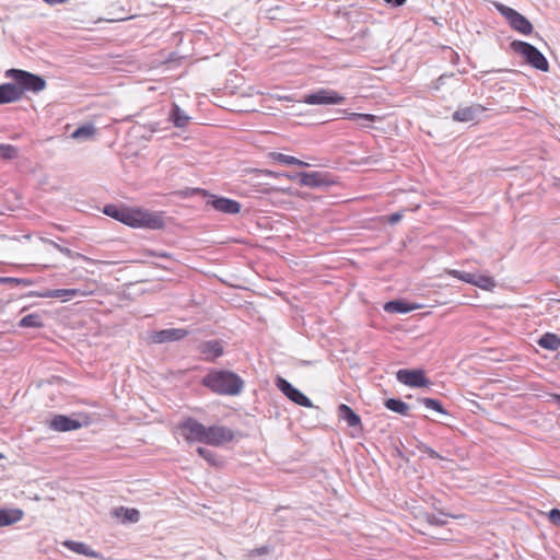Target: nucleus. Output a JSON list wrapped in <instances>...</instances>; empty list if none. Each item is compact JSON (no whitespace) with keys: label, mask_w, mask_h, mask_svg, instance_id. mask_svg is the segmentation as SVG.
<instances>
[{"label":"nucleus","mask_w":560,"mask_h":560,"mask_svg":"<svg viewBox=\"0 0 560 560\" xmlns=\"http://www.w3.org/2000/svg\"><path fill=\"white\" fill-rule=\"evenodd\" d=\"M342 114L346 115V117L353 121H361V120H377L378 117L372 114H360V113H348L347 110H342Z\"/></svg>","instance_id":"34"},{"label":"nucleus","mask_w":560,"mask_h":560,"mask_svg":"<svg viewBox=\"0 0 560 560\" xmlns=\"http://www.w3.org/2000/svg\"><path fill=\"white\" fill-rule=\"evenodd\" d=\"M290 179H299V183L302 186L307 187H320L327 184V180L325 179L324 175L320 172H301L296 173L295 175L290 174H283Z\"/></svg>","instance_id":"14"},{"label":"nucleus","mask_w":560,"mask_h":560,"mask_svg":"<svg viewBox=\"0 0 560 560\" xmlns=\"http://www.w3.org/2000/svg\"><path fill=\"white\" fill-rule=\"evenodd\" d=\"M495 9L502 16L505 18L513 30L520 32L523 35H529L533 32V24L528 21L527 18L518 13L516 10L503 3H495Z\"/></svg>","instance_id":"6"},{"label":"nucleus","mask_w":560,"mask_h":560,"mask_svg":"<svg viewBox=\"0 0 560 560\" xmlns=\"http://www.w3.org/2000/svg\"><path fill=\"white\" fill-rule=\"evenodd\" d=\"M385 407L393 412H396L401 416H407L410 407L405 401L397 398H388L384 402Z\"/></svg>","instance_id":"25"},{"label":"nucleus","mask_w":560,"mask_h":560,"mask_svg":"<svg viewBox=\"0 0 560 560\" xmlns=\"http://www.w3.org/2000/svg\"><path fill=\"white\" fill-rule=\"evenodd\" d=\"M446 273L486 291H492L497 285L495 280L487 275H475L456 269H448L446 270Z\"/></svg>","instance_id":"7"},{"label":"nucleus","mask_w":560,"mask_h":560,"mask_svg":"<svg viewBox=\"0 0 560 560\" xmlns=\"http://www.w3.org/2000/svg\"><path fill=\"white\" fill-rule=\"evenodd\" d=\"M277 387L293 402L299 406L311 408L313 404L308 397H306L302 392L295 388L290 382L287 380L279 377L277 380Z\"/></svg>","instance_id":"13"},{"label":"nucleus","mask_w":560,"mask_h":560,"mask_svg":"<svg viewBox=\"0 0 560 560\" xmlns=\"http://www.w3.org/2000/svg\"><path fill=\"white\" fill-rule=\"evenodd\" d=\"M417 448H418L419 452L425 453L430 458L443 459V457L438 452H435L433 448H431L430 446L425 445L424 443H419L417 445Z\"/></svg>","instance_id":"37"},{"label":"nucleus","mask_w":560,"mask_h":560,"mask_svg":"<svg viewBox=\"0 0 560 560\" xmlns=\"http://www.w3.org/2000/svg\"><path fill=\"white\" fill-rule=\"evenodd\" d=\"M0 156L5 160H12L18 156V150L11 144H0Z\"/></svg>","instance_id":"35"},{"label":"nucleus","mask_w":560,"mask_h":560,"mask_svg":"<svg viewBox=\"0 0 560 560\" xmlns=\"http://www.w3.org/2000/svg\"><path fill=\"white\" fill-rule=\"evenodd\" d=\"M269 156L273 161L279 162L281 164L296 165V166H308V163H305L302 160H299L294 156L287 155V154H283L280 152H271V153H269Z\"/></svg>","instance_id":"26"},{"label":"nucleus","mask_w":560,"mask_h":560,"mask_svg":"<svg viewBox=\"0 0 560 560\" xmlns=\"http://www.w3.org/2000/svg\"><path fill=\"white\" fill-rule=\"evenodd\" d=\"M24 516V512L21 509H0V527L10 526Z\"/></svg>","instance_id":"20"},{"label":"nucleus","mask_w":560,"mask_h":560,"mask_svg":"<svg viewBox=\"0 0 560 560\" xmlns=\"http://www.w3.org/2000/svg\"><path fill=\"white\" fill-rule=\"evenodd\" d=\"M197 453L211 466H219L221 464L219 457L206 447L199 446Z\"/></svg>","instance_id":"31"},{"label":"nucleus","mask_w":560,"mask_h":560,"mask_svg":"<svg viewBox=\"0 0 560 560\" xmlns=\"http://www.w3.org/2000/svg\"><path fill=\"white\" fill-rule=\"evenodd\" d=\"M402 218V214L400 212H395L388 217V223L389 224H396L398 223Z\"/></svg>","instance_id":"40"},{"label":"nucleus","mask_w":560,"mask_h":560,"mask_svg":"<svg viewBox=\"0 0 560 560\" xmlns=\"http://www.w3.org/2000/svg\"><path fill=\"white\" fill-rule=\"evenodd\" d=\"M555 402L557 404L558 408L560 409V395L553 396Z\"/></svg>","instance_id":"46"},{"label":"nucleus","mask_w":560,"mask_h":560,"mask_svg":"<svg viewBox=\"0 0 560 560\" xmlns=\"http://www.w3.org/2000/svg\"><path fill=\"white\" fill-rule=\"evenodd\" d=\"M549 520L553 525L560 527V510L552 509L549 512Z\"/></svg>","instance_id":"39"},{"label":"nucleus","mask_w":560,"mask_h":560,"mask_svg":"<svg viewBox=\"0 0 560 560\" xmlns=\"http://www.w3.org/2000/svg\"><path fill=\"white\" fill-rule=\"evenodd\" d=\"M444 78H445L444 75H441L438 81L442 82L444 80Z\"/></svg>","instance_id":"48"},{"label":"nucleus","mask_w":560,"mask_h":560,"mask_svg":"<svg viewBox=\"0 0 560 560\" xmlns=\"http://www.w3.org/2000/svg\"><path fill=\"white\" fill-rule=\"evenodd\" d=\"M384 310L388 313L405 314L412 310L407 303L401 301H389L385 304Z\"/></svg>","instance_id":"29"},{"label":"nucleus","mask_w":560,"mask_h":560,"mask_svg":"<svg viewBox=\"0 0 560 560\" xmlns=\"http://www.w3.org/2000/svg\"><path fill=\"white\" fill-rule=\"evenodd\" d=\"M39 240H40V242H43L45 244L51 245L57 250H59V248H62V246L60 244L56 243L52 240H49V238H46V237H39Z\"/></svg>","instance_id":"41"},{"label":"nucleus","mask_w":560,"mask_h":560,"mask_svg":"<svg viewBox=\"0 0 560 560\" xmlns=\"http://www.w3.org/2000/svg\"><path fill=\"white\" fill-rule=\"evenodd\" d=\"M96 133V128L92 124L83 125L77 128L72 133L71 138L79 141L91 140Z\"/></svg>","instance_id":"24"},{"label":"nucleus","mask_w":560,"mask_h":560,"mask_svg":"<svg viewBox=\"0 0 560 560\" xmlns=\"http://www.w3.org/2000/svg\"><path fill=\"white\" fill-rule=\"evenodd\" d=\"M121 223L131 228L163 229L165 225L162 215L142 209L125 207Z\"/></svg>","instance_id":"2"},{"label":"nucleus","mask_w":560,"mask_h":560,"mask_svg":"<svg viewBox=\"0 0 560 560\" xmlns=\"http://www.w3.org/2000/svg\"><path fill=\"white\" fill-rule=\"evenodd\" d=\"M170 119L175 127L183 128L187 125L189 117L179 108L178 105L174 104L170 113Z\"/></svg>","instance_id":"27"},{"label":"nucleus","mask_w":560,"mask_h":560,"mask_svg":"<svg viewBox=\"0 0 560 560\" xmlns=\"http://www.w3.org/2000/svg\"><path fill=\"white\" fill-rule=\"evenodd\" d=\"M43 326L42 315L37 313L27 314L19 322V327L22 328H40Z\"/></svg>","instance_id":"28"},{"label":"nucleus","mask_w":560,"mask_h":560,"mask_svg":"<svg viewBox=\"0 0 560 560\" xmlns=\"http://www.w3.org/2000/svg\"><path fill=\"white\" fill-rule=\"evenodd\" d=\"M63 545H65L68 549L72 550V551H74V552H77V553H79V555H84V556L90 557V558H100V557H101L100 552H97V551H95V550L91 549V548H90L86 544H84V542L72 541V540H66V541L63 542Z\"/></svg>","instance_id":"22"},{"label":"nucleus","mask_w":560,"mask_h":560,"mask_svg":"<svg viewBox=\"0 0 560 560\" xmlns=\"http://www.w3.org/2000/svg\"><path fill=\"white\" fill-rule=\"evenodd\" d=\"M199 352L203 359L209 362H213L223 354V345L221 340H208L199 345Z\"/></svg>","instance_id":"15"},{"label":"nucleus","mask_w":560,"mask_h":560,"mask_svg":"<svg viewBox=\"0 0 560 560\" xmlns=\"http://www.w3.org/2000/svg\"><path fill=\"white\" fill-rule=\"evenodd\" d=\"M188 330L184 328H166L162 330H153L149 334L152 343L161 345L166 342L179 341L187 337Z\"/></svg>","instance_id":"12"},{"label":"nucleus","mask_w":560,"mask_h":560,"mask_svg":"<svg viewBox=\"0 0 560 560\" xmlns=\"http://www.w3.org/2000/svg\"><path fill=\"white\" fill-rule=\"evenodd\" d=\"M375 120H361V121H357V124L360 126V127H369V124L370 122H374Z\"/></svg>","instance_id":"44"},{"label":"nucleus","mask_w":560,"mask_h":560,"mask_svg":"<svg viewBox=\"0 0 560 560\" xmlns=\"http://www.w3.org/2000/svg\"><path fill=\"white\" fill-rule=\"evenodd\" d=\"M485 112V107L480 104L471 106L458 107L452 115L455 121L470 122L477 118L478 115Z\"/></svg>","instance_id":"17"},{"label":"nucleus","mask_w":560,"mask_h":560,"mask_svg":"<svg viewBox=\"0 0 560 560\" xmlns=\"http://www.w3.org/2000/svg\"><path fill=\"white\" fill-rule=\"evenodd\" d=\"M59 252L61 254L66 255L67 257L72 258V259H77V258L86 259V257L84 255H82L80 253H75V252H73L70 248L65 247V246H62V248H59Z\"/></svg>","instance_id":"38"},{"label":"nucleus","mask_w":560,"mask_h":560,"mask_svg":"<svg viewBox=\"0 0 560 560\" xmlns=\"http://www.w3.org/2000/svg\"><path fill=\"white\" fill-rule=\"evenodd\" d=\"M234 439V433L231 429L224 425L206 427L203 443L212 446H220L224 443L231 442Z\"/></svg>","instance_id":"9"},{"label":"nucleus","mask_w":560,"mask_h":560,"mask_svg":"<svg viewBox=\"0 0 560 560\" xmlns=\"http://www.w3.org/2000/svg\"><path fill=\"white\" fill-rule=\"evenodd\" d=\"M85 293L80 289H54V290H46L45 292L40 293V298L46 299H62L63 301H69L70 299L74 296H83Z\"/></svg>","instance_id":"18"},{"label":"nucleus","mask_w":560,"mask_h":560,"mask_svg":"<svg viewBox=\"0 0 560 560\" xmlns=\"http://www.w3.org/2000/svg\"><path fill=\"white\" fill-rule=\"evenodd\" d=\"M338 417L351 428L361 425L360 417L346 404L339 405Z\"/></svg>","instance_id":"21"},{"label":"nucleus","mask_w":560,"mask_h":560,"mask_svg":"<svg viewBox=\"0 0 560 560\" xmlns=\"http://www.w3.org/2000/svg\"><path fill=\"white\" fill-rule=\"evenodd\" d=\"M396 378L409 387H423L431 384V381L425 377L422 370L400 369L396 372Z\"/></svg>","instance_id":"10"},{"label":"nucleus","mask_w":560,"mask_h":560,"mask_svg":"<svg viewBox=\"0 0 560 560\" xmlns=\"http://www.w3.org/2000/svg\"><path fill=\"white\" fill-rule=\"evenodd\" d=\"M5 78L14 80L16 88L21 89V97L25 91L38 93L46 88V81L43 77L21 69L7 70Z\"/></svg>","instance_id":"4"},{"label":"nucleus","mask_w":560,"mask_h":560,"mask_svg":"<svg viewBox=\"0 0 560 560\" xmlns=\"http://www.w3.org/2000/svg\"><path fill=\"white\" fill-rule=\"evenodd\" d=\"M511 48L514 52L524 57L526 62L533 68L544 72L549 70L548 60L534 45L523 40H513Z\"/></svg>","instance_id":"5"},{"label":"nucleus","mask_w":560,"mask_h":560,"mask_svg":"<svg viewBox=\"0 0 560 560\" xmlns=\"http://www.w3.org/2000/svg\"><path fill=\"white\" fill-rule=\"evenodd\" d=\"M444 516H445V514H441V515H435V514H430V513L424 514L425 521L430 525H435V526H443L446 524V520L444 518Z\"/></svg>","instance_id":"36"},{"label":"nucleus","mask_w":560,"mask_h":560,"mask_svg":"<svg viewBox=\"0 0 560 560\" xmlns=\"http://www.w3.org/2000/svg\"><path fill=\"white\" fill-rule=\"evenodd\" d=\"M19 280L15 278H9V277H1L0 283H9V282H18Z\"/></svg>","instance_id":"43"},{"label":"nucleus","mask_w":560,"mask_h":560,"mask_svg":"<svg viewBox=\"0 0 560 560\" xmlns=\"http://www.w3.org/2000/svg\"><path fill=\"white\" fill-rule=\"evenodd\" d=\"M257 552H258L259 555H265V553H267V552H268V547H261V548L257 549Z\"/></svg>","instance_id":"45"},{"label":"nucleus","mask_w":560,"mask_h":560,"mask_svg":"<svg viewBox=\"0 0 560 560\" xmlns=\"http://www.w3.org/2000/svg\"><path fill=\"white\" fill-rule=\"evenodd\" d=\"M346 97L330 89H318L304 96V103L308 105H337L342 104Z\"/></svg>","instance_id":"8"},{"label":"nucleus","mask_w":560,"mask_h":560,"mask_svg":"<svg viewBox=\"0 0 560 560\" xmlns=\"http://www.w3.org/2000/svg\"><path fill=\"white\" fill-rule=\"evenodd\" d=\"M202 385L218 395L236 396L242 393L244 381L230 370L212 369L203 376Z\"/></svg>","instance_id":"1"},{"label":"nucleus","mask_w":560,"mask_h":560,"mask_svg":"<svg viewBox=\"0 0 560 560\" xmlns=\"http://www.w3.org/2000/svg\"><path fill=\"white\" fill-rule=\"evenodd\" d=\"M124 514V521L129 523H137L140 520V513L136 509H126V508H119L115 510V515L120 516V514Z\"/></svg>","instance_id":"30"},{"label":"nucleus","mask_w":560,"mask_h":560,"mask_svg":"<svg viewBox=\"0 0 560 560\" xmlns=\"http://www.w3.org/2000/svg\"><path fill=\"white\" fill-rule=\"evenodd\" d=\"M266 174L269 175V176H276V173H273L271 171H267Z\"/></svg>","instance_id":"47"},{"label":"nucleus","mask_w":560,"mask_h":560,"mask_svg":"<svg viewBox=\"0 0 560 560\" xmlns=\"http://www.w3.org/2000/svg\"><path fill=\"white\" fill-rule=\"evenodd\" d=\"M183 195L186 197L195 196V195L208 197L207 205L211 206L215 211L222 212L225 214H237V213H240L241 208H242V206L238 201L226 198V197H221V196L210 194L209 191H207L206 189H202V188H190V189H187L185 192H183Z\"/></svg>","instance_id":"3"},{"label":"nucleus","mask_w":560,"mask_h":560,"mask_svg":"<svg viewBox=\"0 0 560 560\" xmlns=\"http://www.w3.org/2000/svg\"><path fill=\"white\" fill-rule=\"evenodd\" d=\"M124 209H125V207H118V206H115V205H107V206L104 207L103 212L106 215H108V217H110V218H113V219H115V220L120 222L121 215L124 213Z\"/></svg>","instance_id":"33"},{"label":"nucleus","mask_w":560,"mask_h":560,"mask_svg":"<svg viewBox=\"0 0 560 560\" xmlns=\"http://www.w3.org/2000/svg\"><path fill=\"white\" fill-rule=\"evenodd\" d=\"M419 401L423 404L428 409L435 410L439 413L447 415V411L442 406L441 401L434 398H420Z\"/></svg>","instance_id":"32"},{"label":"nucleus","mask_w":560,"mask_h":560,"mask_svg":"<svg viewBox=\"0 0 560 560\" xmlns=\"http://www.w3.org/2000/svg\"><path fill=\"white\" fill-rule=\"evenodd\" d=\"M183 438L188 442L203 443L206 425L196 419L188 418L179 424Z\"/></svg>","instance_id":"11"},{"label":"nucleus","mask_w":560,"mask_h":560,"mask_svg":"<svg viewBox=\"0 0 560 560\" xmlns=\"http://www.w3.org/2000/svg\"><path fill=\"white\" fill-rule=\"evenodd\" d=\"M537 343L544 349L556 351L560 348V337L553 332H546L537 340Z\"/></svg>","instance_id":"23"},{"label":"nucleus","mask_w":560,"mask_h":560,"mask_svg":"<svg viewBox=\"0 0 560 560\" xmlns=\"http://www.w3.org/2000/svg\"><path fill=\"white\" fill-rule=\"evenodd\" d=\"M387 4L392 7H401L406 3L407 0H384Z\"/></svg>","instance_id":"42"},{"label":"nucleus","mask_w":560,"mask_h":560,"mask_svg":"<svg viewBox=\"0 0 560 560\" xmlns=\"http://www.w3.org/2000/svg\"><path fill=\"white\" fill-rule=\"evenodd\" d=\"M21 89H18L14 83L0 84V105L14 103L21 100Z\"/></svg>","instance_id":"19"},{"label":"nucleus","mask_w":560,"mask_h":560,"mask_svg":"<svg viewBox=\"0 0 560 560\" xmlns=\"http://www.w3.org/2000/svg\"><path fill=\"white\" fill-rule=\"evenodd\" d=\"M81 427L82 424L80 421L63 415L55 416L49 423V428L57 432L73 431Z\"/></svg>","instance_id":"16"}]
</instances>
